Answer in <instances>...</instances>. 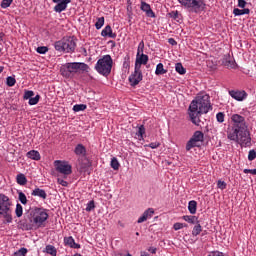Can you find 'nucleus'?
<instances>
[{"instance_id":"nucleus-59","label":"nucleus","mask_w":256,"mask_h":256,"mask_svg":"<svg viewBox=\"0 0 256 256\" xmlns=\"http://www.w3.org/2000/svg\"><path fill=\"white\" fill-rule=\"evenodd\" d=\"M148 251H149L150 253H152V255H155V253H157V248H155V247H150V248H148Z\"/></svg>"},{"instance_id":"nucleus-29","label":"nucleus","mask_w":256,"mask_h":256,"mask_svg":"<svg viewBox=\"0 0 256 256\" xmlns=\"http://www.w3.org/2000/svg\"><path fill=\"white\" fill-rule=\"evenodd\" d=\"M167 70H165L163 63H158L155 70V75H165Z\"/></svg>"},{"instance_id":"nucleus-26","label":"nucleus","mask_w":256,"mask_h":256,"mask_svg":"<svg viewBox=\"0 0 256 256\" xmlns=\"http://www.w3.org/2000/svg\"><path fill=\"white\" fill-rule=\"evenodd\" d=\"M249 13H251V10H249V8H244V9H239V8H234L233 10V15H235V17H239L241 15H249Z\"/></svg>"},{"instance_id":"nucleus-27","label":"nucleus","mask_w":256,"mask_h":256,"mask_svg":"<svg viewBox=\"0 0 256 256\" xmlns=\"http://www.w3.org/2000/svg\"><path fill=\"white\" fill-rule=\"evenodd\" d=\"M188 211L191 215H195V213H197V201L191 200L188 203Z\"/></svg>"},{"instance_id":"nucleus-21","label":"nucleus","mask_w":256,"mask_h":256,"mask_svg":"<svg viewBox=\"0 0 256 256\" xmlns=\"http://www.w3.org/2000/svg\"><path fill=\"white\" fill-rule=\"evenodd\" d=\"M64 243L65 245H68V247H71L72 249H81V245L75 243V239L72 236L65 237Z\"/></svg>"},{"instance_id":"nucleus-13","label":"nucleus","mask_w":256,"mask_h":256,"mask_svg":"<svg viewBox=\"0 0 256 256\" xmlns=\"http://www.w3.org/2000/svg\"><path fill=\"white\" fill-rule=\"evenodd\" d=\"M53 3H56L54 7L55 13H63L67 10V6L71 3V0H52Z\"/></svg>"},{"instance_id":"nucleus-52","label":"nucleus","mask_w":256,"mask_h":256,"mask_svg":"<svg viewBox=\"0 0 256 256\" xmlns=\"http://www.w3.org/2000/svg\"><path fill=\"white\" fill-rule=\"evenodd\" d=\"M143 49H145V42L141 41L138 45L137 57H139L140 53H143Z\"/></svg>"},{"instance_id":"nucleus-17","label":"nucleus","mask_w":256,"mask_h":256,"mask_svg":"<svg viewBox=\"0 0 256 256\" xmlns=\"http://www.w3.org/2000/svg\"><path fill=\"white\" fill-rule=\"evenodd\" d=\"M153 215H155V210L153 208H148L144 211L141 217L138 218L137 223H145V221H147V219H151Z\"/></svg>"},{"instance_id":"nucleus-40","label":"nucleus","mask_w":256,"mask_h":256,"mask_svg":"<svg viewBox=\"0 0 256 256\" xmlns=\"http://www.w3.org/2000/svg\"><path fill=\"white\" fill-rule=\"evenodd\" d=\"M103 25H105V17L98 18L95 23L96 29H101V27H103Z\"/></svg>"},{"instance_id":"nucleus-1","label":"nucleus","mask_w":256,"mask_h":256,"mask_svg":"<svg viewBox=\"0 0 256 256\" xmlns=\"http://www.w3.org/2000/svg\"><path fill=\"white\" fill-rule=\"evenodd\" d=\"M213 110L211 97L209 94H199L191 101L188 108V115L191 123L196 127H201V115H206Z\"/></svg>"},{"instance_id":"nucleus-6","label":"nucleus","mask_w":256,"mask_h":256,"mask_svg":"<svg viewBox=\"0 0 256 256\" xmlns=\"http://www.w3.org/2000/svg\"><path fill=\"white\" fill-rule=\"evenodd\" d=\"M13 203L11 199L5 194H0V215L5 219V223H13V210H11Z\"/></svg>"},{"instance_id":"nucleus-58","label":"nucleus","mask_w":256,"mask_h":256,"mask_svg":"<svg viewBox=\"0 0 256 256\" xmlns=\"http://www.w3.org/2000/svg\"><path fill=\"white\" fill-rule=\"evenodd\" d=\"M168 43H169L170 45H177V41H176L174 38H169V39H168Z\"/></svg>"},{"instance_id":"nucleus-15","label":"nucleus","mask_w":256,"mask_h":256,"mask_svg":"<svg viewBox=\"0 0 256 256\" xmlns=\"http://www.w3.org/2000/svg\"><path fill=\"white\" fill-rule=\"evenodd\" d=\"M229 95L230 97H232V99H235L236 101H245V99H247V92L243 91H235V90H231L229 91Z\"/></svg>"},{"instance_id":"nucleus-24","label":"nucleus","mask_w":256,"mask_h":256,"mask_svg":"<svg viewBox=\"0 0 256 256\" xmlns=\"http://www.w3.org/2000/svg\"><path fill=\"white\" fill-rule=\"evenodd\" d=\"M26 157L28 159H32V161H40L41 160V154L37 150H30L27 152Z\"/></svg>"},{"instance_id":"nucleus-34","label":"nucleus","mask_w":256,"mask_h":256,"mask_svg":"<svg viewBox=\"0 0 256 256\" xmlns=\"http://www.w3.org/2000/svg\"><path fill=\"white\" fill-rule=\"evenodd\" d=\"M46 253H48V255L57 256V249H55L53 245H47Z\"/></svg>"},{"instance_id":"nucleus-22","label":"nucleus","mask_w":256,"mask_h":256,"mask_svg":"<svg viewBox=\"0 0 256 256\" xmlns=\"http://www.w3.org/2000/svg\"><path fill=\"white\" fill-rule=\"evenodd\" d=\"M74 153L78 155V157H85V155H87V148H85L83 144H78L74 149Z\"/></svg>"},{"instance_id":"nucleus-53","label":"nucleus","mask_w":256,"mask_h":256,"mask_svg":"<svg viewBox=\"0 0 256 256\" xmlns=\"http://www.w3.org/2000/svg\"><path fill=\"white\" fill-rule=\"evenodd\" d=\"M58 185H62V187H68L69 183L65 181L63 178H57Z\"/></svg>"},{"instance_id":"nucleus-49","label":"nucleus","mask_w":256,"mask_h":256,"mask_svg":"<svg viewBox=\"0 0 256 256\" xmlns=\"http://www.w3.org/2000/svg\"><path fill=\"white\" fill-rule=\"evenodd\" d=\"M95 209V201L91 200L87 203L86 211L91 212Z\"/></svg>"},{"instance_id":"nucleus-5","label":"nucleus","mask_w":256,"mask_h":256,"mask_svg":"<svg viewBox=\"0 0 256 256\" xmlns=\"http://www.w3.org/2000/svg\"><path fill=\"white\" fill-rule=\"evenodd\" d=\"M113 69V58L111 55L106 54L102 58H100L96 65L95 70L99 75H103V77H109L111 75V70Z\"/></svg>"},{"instance_id":"nucleus-48","label":"nucleus","mask_w":256,"mask_h":256,"mask_svg":"<svg viewBox=\"0 0 256 256\" xmlns=\"http://www.w3.org/2000/svg\"><path fill=\"white\" fill-rule=\"evenodd\" d=\"M27 248H20L18 251L14 253L15 256H25L27 255Z\"/></svg>"},{"instance_id":"nucleus-14","label":"nucleus","mask_w":256,"mask_h":256,"mask_svg":"<svg viewBox=\"0 0 256 256\" xmlns=\"http://www.w3.org/2000/svg\"><path fill=\"white\" fill-rule=\"evenodd\" d=\"M140 9L145 13L146 17H150V19H155V12H153V9H151V5H149L147 2L142 1Z\"/></svg>"},{"instance_id":"nucleus-64","label":"nucleus","mask_w":256,"mask_h":256,"mask_svg":"<svg viewBox=\"0 0 256 256\" xmlns=\"http://www.w3.org/2000/svg\"><path fill=\"white\" fill-rule=\"evenodd\" d=\"M136 235L139 236V232H136Z\"/></svg>"},{"instance_id":"nucleus-55","label":"nucleus","mask_w":256,"mask_h":256,"mask_svg":"<svg viewBox=\"0 0 256 256\" xmlns=\"http://www.w3.org/2000/svg\"><path fill=\"white\" fill-rule=\"evenodd\" d=\"M247 5V2L245 0H238V7L241 9H245V6Z\"/></svg>"},{"instance_id":"nucleus-3","label":"nucleus","mask_w":256,"mask_h":256,"mask_svg":"<svg viewBox=\"0 0 256 256\" xmlns=\"http://www.w3.org/2000/svg\"><path fill=\"white\" fill-rule=\"evenodd\" d=\"M89 73V65L83 62H69L61 66L60 73L65 79H71L77 71Z\"/></svg>"},{"instance_id":"nucleus-23","label":"nucleus","mask_w":256,"mask_h":256,"mask_svg":"<svg viewBox=\"0 0 256 256\" xmlns=\"http://www.w3.org/2000/svg\"><path fill=\"white\" fill-rule=\"evenodd\" d=\"M32 197H39L40 199H47V192L41 188H35L31 192Z\"/></svg>"},{"instance_id":"nucleus-35","label":"nucleus","mask_w":256,"mask_h":256,"mask_svg":"<svg viewBox=\"0 0 256 256\" xmlns=\"http://www.w3.org/2000/svg\"><path fill=\"white\" fill-rule=\"evenodd\" d=\"M15 83H17V80L15 79L14 76H8L6 78V85L8 87H15Z\"/></svg>"},{"instance_id":"nucleus-37","label":"nucleus","mask_w":256,"mask_h":256,"mask_svg":"<svg viewBox=\"0 0 256 256\" xmlns=\"http://www.w3.org/2000/svg\"><path fill=\"white\" fill-rule=\"evenodd\" d=\"M169 17H171V19H174V21H179L181 19V14H179V11L175 10L169 13Z\"/></svg>"},{"instance_id":"nucleus-7","label":"nucleus","mask_w":256,"mask_h":256,"mask_svg":"<svg viewBox=\"0 0 256 256\" xmlns=\"http://www.w3.org/2000/svg\"><path fill=\"white\" fill-rule=\"evenodd\" d=\"M178 3L187 9L189 13H199L202 7H205L204 0H178Z\"/></svg>"},{"instance_id":"nucleus-38","label":"nucleus","mask_w":256,"mask_h":256,"mask_svg":"<svg viewBox=\"0 0 256 256\" xmlns=\"http://www.w3.org/2000/svg\"><path fill=\"white\" fill-rule=\"evenodd\" d=\"M129 67H131V58L127 55L124 57L123 68L129 70Z\"/></svg>"},{"instance_id":"nucleus-20","label":"nucleus","mask_w":256,"mask_h":256,"mask_svg":"<svg viewBox=\"0 0 256 256\" xmlns=\"http://www.w3.org/2000/svg\"><path fill=\"white\" fill-rule=\"evenodd\" d=\"M149 62V56H147V54H141L140 57L136 58V62H135V67L141 69V65H147V63Z\"/></svg>"},{"instance_id":"nucleus-9","label":"nucleus","mask_w":256,"mask_h":256,"mask_svg":"<svg viewBox=\"0 0 256 256\" xmlns=\"http://www.w3.org/2000/svg\"><path fill=\"white\" fill-rule=\"evenodd\" d=\"M54 167L58 173L64 175V179H67V175L73 173L72 167L67 161L55 160Z\"/></svg>"},{"instance_id":"nucleus-18","label":"nucleus","mask_w":256,"mask_h":256,"mask_svg":"<svg viewBox=\"0 0 256 256\" xmlns=\"http://www.w3.org/2000/svg\"><path fill=\"white\" fill-rule=\"evenodd\" d=\"M222 64L224 67H227V69H237V63L231 59L230 55H225L222 59Z\"/></svg>"},{"instance_id":"nucleus-41","label":"nucleus","mask_w":256,"mask_h":256,"mask_svg":"<svg viewBox=\"0 0 256 256\" xmlns=\"http://www.w3.org/2000/svg\"><path fill=\"white\" fill-rule=\"evenodd\" d=\"M15 213L16 217H23V206L21 204L16 205Z\"/></svg>"},{"instance_id":"nucleus-50","label":"nucleus","mask_w":256,"mask_h":256,"mask_svg":"<svg viewBox=\"0 0 256 256\" xmlns=\"http://www.w3.org/2000/svg\"><path fill=\"white\" fill-rule=\"evenodd\" d=\"M218 189H221V191L227 189V183L225 181L218 180L217 182Z\"/></svg>"},{"instance_id":"nucleus-57","label":"nucleus","mask_w":256,"mask_h":256,"mask_svg":"<svg viewBox=\"0 0 256 256\" xmlns=\"http://www.w3.org/2000/svg\"><path fill=\"white\" fill-rule=\"evenodd\" d=\"M87 167H89V162H87L85 164H81L80 171H85V169H87Z\"/></svg>"},{"instance_id":"nucleus-32","label":"nucleus","mask_w":256,"mask_h":256,"mask_svg":"<svg viewBox=\"0 0 256 256\" xmlns=\"http://www.w3.org/2000/svg\"><path fill=\"white\" fill-rule=\"evenodd\" d=\"M110 166L112 169H114V171H119L121 164H119V160H117V158L113 157L111 159Z\"/></svg>"},{"instance_id":"nucleus-4","label":"nucleus","mask_w":256,"mask_h":256,"mask_svg":"<svg viewBox=\"0 0 256 256\" xmlns=\"http://www.w3.org/2000/svg\"><path fill=\"white\" fill-rule=\"evenodd\" d=\"M54 48L56 51H63L64 53H75V49L77 48V38L75 36H66L55 42Z\"/></svg>"},{"instance_id":"nucleus-10","label":"nucleus","mask_w":256,"mask_h":256,"mask_svg":"<svg viewBox=\"0 0 256 256\" xmlns=\"http://www.w3.org/2000/svg\"><path fill=\"white\" fill-rule=\"evenodd\" d=\"M236 143H239L241 147H251V134L247 128L240 129Z\"/></svg>"},{"instance_id":"nucleus-16","label":"nucleus","mask_w":256,"mask_h":256,"mask_svg":"<svg viewBox=\"0 0 256 256\" xmlns=\"http://www.w3.org/2000/svg\"><path fill=\"white\" fill-rule=\"evenodd\" d=\"M240 131H241L240 128L232 127L230 130L227 131L228 139L230 141H235V143H237V141H239Z\"/></svg>"},{"instance_id":"nucleus-43","label":"nucleus","mask_w":256,"mask_h":256,"mask_svg":"<svg viewBox=\"0 0 256 256\" xmlns=\"http://www.w3.org/2000/svg\"><path fill=\"white\" fill-rule=\"evenodd\" d=\"M41 99L40 95H36L35 97H32L29 99L28 104L29 105H37V103H39V100Z\"/></svg>"},{"instance_id":"nucleus-11","label":"nucleus","mask_w":256,"mask_h":256,"mask_svg":"<svg viewBox=\"0 0 256 256\" xmlns=\"http://www.w3.org/2000/svg\"><path fill=\"white\" fill-rule=\"evenodd\" d=\"M128 80L131 87H136V85H139L143 81V72H141L139 65L135 66L134 72L129 76Z\"/></svg>"},{"instance_id":"nucleus-62","label":"nucleus","mask_w":256,"mask_h":256,"mask_svg":"<svg viewBox=\"0 0 256 256\" xmlns=\"http://www.w3.org/2000/svg\"><path fill=\"white\" fill-rule=\"evenodd\" d=\"M2 71H5V66H0V75Z\"/></svg>"},{"instance_id":"nucleus-19","label":"nucleus","mask_w":256,"mask_h":256,"mask_svg":"<svg viewBox=\"0 0 256 256\" xmlns=\"http://www.w3.org/2000/svg\"><path fill=\"white\" fill-rule=\"evenodd\" d=\"M102 37H109L110 39H115L117 37L116 33H113V28L110 25L105 26L101 32Z\"/></svg>"},{"instance_id":"nucleus-25","label":"nucleus","mask_w":256,"mask_h":256,"mask_svg":"<svg viewBox=\"0 0 256 256\" xmlns=\"http://www.w3.org/2000/svg\"><path fill=\"white\" fill-rule=\"evenodd\" d=\"M182 219L184 221H186V223H190L191 225H195L197 223H199V218H197V216H193V215H185L182 217Z\"/></svg>"},{"instance_id":"nucleus-63","label":"nucleus","mask_w":256,"mask_h":256,"mask_svg":"<svg viewBox=\"0 0 256 256\" xmlns=\"http://www.w3.org/2000/svg\"><path fill=\"white\" fill-rule=\"evenodd\" d=\"M125 256H133V255H131L130 253H128V254H126Z\"/></svg>"},{"instance_id":"nucleus-39","label":"nucleus","mask_w":256,"mask_h":256,"mask_svg":"<svg viewBox=\"0 0 256 256\" xmlns=\"http://www.w3.org/2000/svg\"><path fill=\"white\" fill-rule=\"evenodd\" d=\"M18 199L22 205H27V196L23 192H18Z\"/></svg>"},{"instance_id":"nucleus-60","label":"nucleus","mask_w":256,"mask_h":256,"mask_svg":"<svg viewBox=\"0 0 256 256\" xmlns=\"http://www.w3.org/2000/svg\"><path fill=\"white\" fill-rule=\"evenodd\" d=\"M140 255H141V256H149L148 252H146V251H142V252L140 253Z\"/></svg>"},{"instance_id":"nucleus-31","label":"nucleus","mask_w":256,"mask_h":256,"mask_svg":"<svg viewBox=\"0 0 256 256\" xmlns=\"http://www.w3.org/2000/svg\"><path fill=\"white\" fill-rule=\"evenodd\" d=\"M175 70H176V73H179V75H185L187 73V70L185 69V67H183V64L179 62L176 63Z\"/></svg>"},{"instance_id":"nucleus-61","label":"nucleus","mask_w":256,"mask_h":256,"mask_svg":"<svg viewBox=\"0 0 256 256\" xmlns=\"http://www.w3.org/2000/svg\"><path fill=\"white\" fill-rule=\"evenodd\" d=\"M3 37H5V33L0 32V41H3Z\"/></svg>"},{"instance_id":"nucleus-33","label":"nucleus","mask_w":256,"mask_h":256,"mask_svg":"<svg viewBox=\"0 0 256 256\" xmlns=\"http://www.w3.org/2000/svg\"><path fill=\"white\" fill-rule=\"evenodd\" d=\"M136 135L139 139V141H142L143 135H145V126L141 125L138 127V131L136 132Z\"/></svg>"},{"instance_id":"nucleus-44","label":"nucleus","mask_w":256,"mask_h":256,"mask_svg":"<svg viewBox=\"0 0 256 256\" xmlns=\"http://www.w3.org/2000/svg\"><path fill=\"white\" fill-rule=\"evenodd\" d=\"M37 53H39L40 55H45V53H47L49 51V48L47 46H39L36 49Z\"/></svg>"},{"instance_id":"nucleus-45","label":"nucleus","mask_w":256,"mask_h":256,"mask_svg":"<svg viewBox=\"0 0 256 256\" xmlns=\"http://www.w3.org/2000/svg\"><path fill=\"white\" fill-rule=\"evenodd\" d=\"M184 227H187V224H183L181 222H176L173 225L174 231H179L180 229H183Z\"/></svg>"},{"instance_id":"nucleus-42","label":"nucleus","mask_w":256,"mask_h":256,"mask_svg":"<svg viewBox=\"0 0 256 256\" xmlns=\"http://www.w3.org/2000/svg\"><path fill=\"white\" fill-rule=\"evenodd\" d=\"M33 95H35V92H33V90H25L23 99H24L25 101H27V100H29L30 98H32Z\"/></svg>"},{"instance_id":"nucleus-46","label":"nucleus","mask_w":256,"mask_h":256,"mask_svg":"<svg viewBox=\"0 0 256 256\" xmlns=\"http://www.w3.org/2000/svg\"><path fill=\"white\" fill-rule=\"evenodd\" d=\"M11 3H13V0H2L0 6L2 9H7L8 7H11Z\"/></svg>"},{"instance_id":"nucleus-12","label":"nucleus","mask_w":256,"mask_h":256,"mask_svg":"<svg viewBox=\"0 0 256 256\" xmlns=\"http://www.w3.org/2000/svg\"><path fill=\"white\" fill-rule=\"evenodd\" d=\"M231 121L237 129H247V122H245V117L239 114H233L231 116Z\"/></svg>"},{"instance_id":"nucleus-28","label":"nucleus","mask_w":256,"mask_h":256,"mask_svg":"<svg viewBox=\"0 0 256 256\" xmlns=\"http://www.w3.org/2000/svg\"><path fill=\"white\" fill-rule=\"evenodd\" d=\"M16 183H18V185H27V177L25 176V174L20 173L16 176Z\"/></svg>"},{"instance_id":"nucleus-47","label":"nucleus","mask_w":256,"mask_h":256,"mask_svg":"<svg viewBox=\"0 0 256 256\" xmlns=\"http://www.w3.org/2000/svg\"><path fill=\"white\" fill-rule=\"evenodd\" d=\"M216 119H217L218 123H223L225 121V113L218 112L216 114Z\"/></svg>"},{"instance_id":"nucleus-2","label":"nucleus","mask_w":256,"mask_h":256,"mask_svg":"<svg viewBox=\"0 0 256 256\" xmlns=\"http://www.w3.org/2000/svg\"><path fill=\"white\" fill-rule=\"evenodd\" d=\"M47 219H49V212L43 207H34L28 214V221L31 227H35L36 229L45 227Z\"/></svg>"},{"instance_id":"nucleus-51","label":"nucleus","mask_w":256,"mask_h":256,"mask_svg":"<svg viewBox=\"0 0 256 256\" xmlns=\"http://www.w3.org/2000/svg\"><path fill=\"white\" fill-rule=\"evenodd\" d=\"M255 159H256L255 150H250L248 153V161H255Z\"/></svg>"},{"instance_id":"nucleus-30","label":"nucleus","mask_w":256,"mask_h":256,"mask_svg":"<svg viewBox=\"0 0 256 256\" xmlns=\"http://www.w3.org/2000/svg\"><path fill=\"white\" fill-rule=\"evenodd\" d=\"M201 231H203V227H201V224L198 222L196 225L193 227L192 230V235L193 237H197V235L201 234Z\"/></svg>"},{"instance_id":"nucleus-8","label":"nucleus","mask_w":256,"mask_h":256,"mask_svg":"<svg viewBox=\"0 0 256 256\" xmlns=\"http://www.w3.org/2000/svg\"><path fill=\"white\" fill-rule=\"evenodd\" d=\"M203 139H205V134L199 130L195 131L192 137L186 143V151H191V149L199 147V143H203Z\"/></svg>"},{"instance_id":"nucleus-54","label":"nucleus","mask_w":256,"mask_h":256,"mask_svg":"<svg viewBox=\"0 0 256 256\" xmlns=\"http://www.w3.org/2000/svg\"><path fill=\"white\" fill-rule=\"evenodd\" d=\"M161 143L159 142H151L148 147H150V149H157V147H160Z\"/></svg>"},{"instance_id":"nucleus-56","label":"nucleus","mask_w":256,"mask_h":256,"mask_svg":"<svg viewBox=\"0 0 256 256\" xmlns=\"http://www.w3.org/2000/svg\"><path fill=\"white\" fill-rule=\"evenodd\" d=\"M243 173H250L251 175H256V169H244Z\"/></svg>"},{"instance_id":"nucleus-36","label":"nucleus","mask_w":256,"mask_h":256,"mask_svg":"<svg viewBox=\"0 0 256 256\" xmlns=\"http://www.w3.org/2000/svg\"><path fill=\"white\" fill-rule=\"evenodd\" d=\"M85 109H87V105L85 104H75L73 106V111L75 113H79V111H85Z\"/></svg>"}]
</instances>
